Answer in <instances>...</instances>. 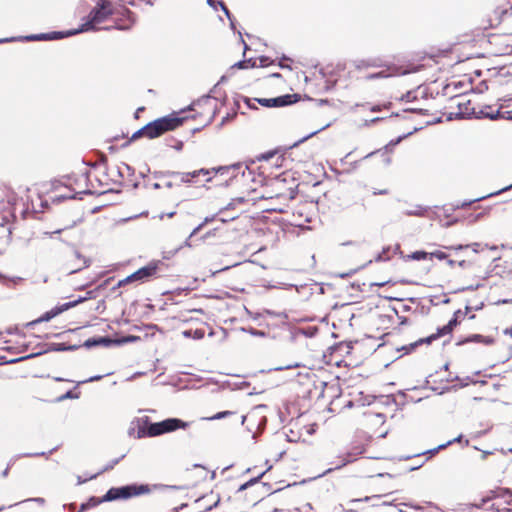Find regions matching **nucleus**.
Wrapping results in <instances>:
<instances>
[{"label": "nucleus", "mask_w": 512, "mask_h": 512, "mask_svg": "<svg viewBox=\"0 0 512 512\" xmlns=\"http://www.w3.org/2000/svg\"><path fill=\"white\" fill-rule=\"evenodd\" d=\"M114 14L112 3L109 0H99L96 7L84 19L82 25L75 30L62 32H50L25 36L23 39L26 41H40V40H55L66 36H72L78 33L98 30L101 23L106 21Z\"/></svg>", "instance_id": "nucleus-1"}, {"label": "nucleus", "mask_w": 512, "mask_h": 512, "mask_svg": "<svg viewBox=\"0 0 512 512\" xmlns=\"http://www.w3.org/2000/svg\"><path fill=\"white\" fill-rule=\"evenodd\" d=\"M188 426V422L182 421L178 418H168L160 422L146 423L145 426L139 427L137 431V438L156 437L165 433L173 432L177 429H186Z\"/></svg>", "instance_id": "nucleus-2"}, {"label": "nucleus", "mask_w": 512, "mask_h": 512, "mask_svg": "<svg viewBox=\"0 0 512 512\" xmlns=\"http://www.w3.org/2000/svg\"><path fill=\"white\" fill-rule=\"evenodd\" d=\"M181 122L182 120L177 117H163L157 119L136 131L132 135L131 139L135 140L141 136L147 137L149 139L159 137L163 133L177 128Z\"/></svg>", "instance_id": "nucleus-3"}, {"label": "nucleus", "mask_w": 512, "mask_h": 512, "mask_svg": "<svg viewBox=\"0 0 512 512\" xmlns=\"http://www.w3.org/2000/svg\"><path fill=\"white\" fill-rule=\"evenodd\" d=\"M150 487L144 484H131L122 487L111 488L104 496V500L112 501L117 499H128L134 496H139L149 493Z\"/></svg>", "instance_id": "nucleus-4"}, {"label": "nucleus", "mask_w": 512, "mask_h": 512, "mask_svg": "<svg viewBox=\"0 0 512 512\" xmlns=\"http://www.w3.org/2000/svg\"><path fill=\"white\" fill-rule=\"evenodd\" d=\"M159 264L160 262H150L148 265L120 280L118 286L121 287L130 283H145L155 279L159 275Z\"/></svg>", "instance_id": "nucleus-5"}, {"label": "nucleus", "mask_w": 512, "mask_h": 512, "mask_svg": "<svg viewBox=\"0 0 512 512\" xmlns=\"http://www.w3.org/2000/svg\"><path fill=\"white\" fill-rule=\"evenodd\" d=\"M364 448L361 446H356L351 448L349 451L339 455L337 457V461H333L330 464L333 465L332 467L328 468L323 472L322 475H326L328 473H331L334 470L341 469L342 467L346 466L347 464L353 463L358 459L360 455L364 453Z\"/></svg>", "instance_id": "nucleus-6"}, {"label": "nucleus", "mask_w": 512, "mask_h": 512, "mask_svg": "<svg viewBox=\"0 0 512 512\" xmlns=\"http://www.w3.org/2000/svg\"><path fill=\"white\" fill-rule=\"evenodd\" d=\"M265 406H257L253 408L247 415L242 416V424L247 422V427L251 431L255 427L261 429L266 424V417L263 415Z\"/></svg>", "instance_id": "nucleus-7"}, {"label": "nucleus", "mask_w": 512, "mask_h": 512, "mask_svg": "<svg viewBox=\"0 0 512 512\" xmlns=\"http://www.w3.org/2000/svg\"><path fill=\"white\" fill-rule=\"evenodd\" d=\"M457 325V317L456 315L448 322V324L444 325L443 327L441 328H438L437 329V332L435 334H432L424 339H420L419 341L413 343L410 345L409 348L407 347H403L402 349L403 350H406L407 352L411 351L412 349H414L418 344H421V343H431L433 340H436L442 336H445L447 334H450L453 330V328Z\"/></svg>", "instance_id": "nucleus-8"}, {"label": "nucleus", "mask_w": 512, "mask_h": 512, "mask_svg": "<svg viewBox=\"0 0 512 512\" xmlns=\"http://www.w3.org/2000/svg\"><path fill=\"white\" fill-rule=\"evenodd\" d=\"M264 107H283L297 102V94H286L275 98L256 99Z\"/></svg>", "instance_id": "nucleus-9"}, {"label": "nucleus", "mask_w": 512, "mask_h": 512, "mask_svg": "<svg viewBox=\"0 0 512 512\" xmlns=\"http://www.w3.org/2000/svg\"><path fill=\"white\" fill-rule=\"evenodd\" d=\"M86 299H87L86 297H79L78 299H76L74 301L66 302L64 304L55 306L51 310L47 311L44 315H42L38 321L39 322L49 321L52 318H54L55 316L59 315L60 313L77 306L78 304L82 303Z\"/></svg>", "instance_id": "nucleus-10"}, {"label": "nucleus", "mask_w": 512, "mask_h": 512, "mask_svg": "<svg viewBox=\"0 0 512 512\" xmlns=\"http://www.w3.org/2000/svg\"><path fill=\"white\" fill-rule=\"evenodd\" d=\"M470 115V113H467ZM472 115H474L476 118H488L491 120H495L498 118H504V115L500 112L499 109H494L491 106H484L480 108L478 111H476L474 108L471 112Z\"/></svg>", "instance_id": "nucleus-11"}, {"label": "nucleus", "mask_w": 512, "mask_h": 512, "mask_svg": "<svg viewBox=\"0 0 512 512\" xmlns=\"http://www.w3.org/2000/svg\"><path fill=\"white\" fill-rule=\"evenodd\" d=\"M398 74H405V71H400L399 68L396 67H388L387 69L381 70L377 73H371L365 76L366 80H374V79H380V78H389L394 75Z\"/></svg>", "instance_id": "nucleus-12"}, {"label": "nucleus", "mask_w": 512, "mask_h": 512, "mask_svg": "<svg viewBox=\"0 0 512 512\" xmlns=\"http://www.w3.org/2000/svg\"><path fill=\"white\" fill-rule=\"evenodd\" d=\"M210 171L207 169H200L193 172L180 173L173 172L172 175L174 177H178L182 183H191L193 178L198 177L199 175H208Z\"/></svg>", "instance_id": "nucleus-13"}, {"label": "nucleus", "mask_w": 512, "mask_h": 512, "mask_svg": "<svg viewBox=\"0 0 512 512\" xmlns=\"http://www.w3.org/2000/svg\"><path fill=\"white\" fill-rule=\"evenodd\" d=\"M380 499V496L378 495H374V496H367V497H364V498H356V499H351L347 502V509L349 511H357L360 507V504H362L363 502H374V501H378ZM373 506H378L377 503H372Z\"/></svg>", "instance_id": "nucleus-14"}, {"label": "nucleus", "mask_w": 512, "mask_h": 512, "mask_svg": "<svg viewBox=\"0 0 512 512\" xmlns=\"http://www.w3.org/2000/svg\"><path fill=\"white\" fill-rule=\"evenodd\" d=\"M111 343H112L111 339H109L107 337H99V338L87 339L84 342L83 346L86 348H92V347H96V346H100V345L109 346Z\"/></svg>", "instance_id": "nucleus-15"}, {"label": "nucleus", "mask_w": 512, "mask_h": 512, "mask_svg": "<svg viewBox=\"0 0 512 512\" xmlns=\"http://www.w3.org/2000/svg\"><path fill=\"white\" fill-rule=\"evenodd\" d=\"M510 188H512V184H511V185H509V186H507V187H505V188H502L501 190H499V191H497V192H495V193H490V194H488V195H486V196H482V197H479V198H476V199H473V200H470V201H464V202H462L461 204H458V205L456 206V208H457V209H459V208H465V207H467V206L471 205V204H472V203H474V202H478V201H481V200L486 199V198H488V197H492V196H494V195H498V194H500V193H502V192H504V191L509 190Z\"/></svg>", "instance_id": "nucleus-16"}, {"label": "nucleus", "mask_w": 512, "mask_h": 512, "mask_svg": "<svg viewBox=\"0 0 512 512\" xmlns=\"http://www.w3.org/2000/svg\"><path fill=\"white\" fill-rule=\"evenodd\" d=\"M216 219V215L207 216L204 218V220L193 229V231L190 233V238L195 236L199 231H201L207 224L213 222Z\"/></svg>", "instance_id": "nucleus-17"}, {"label": "nucleus", "mask_w": 512, "mask_h": 512, "mask_svg": "<svg viewBox=\"0 0 512 512\" xmlns=\"http://www.w3.org/2000/svg\"><path fill=\"white\" fill-rule=\"evenodd\" d=\"M381 64L378 63V60L371 59V60H360L356 62V68L361 69L364 67H380Z\"/></svg>", "instance_id": "nucleus-18"}, {"label": "nucleus", "mask_w": 512, "mask_h": 512, "mask_svg": "<svg viewBox=\"0 0 512 512\" xmlns=\"http://www.w3.org/2000/svg\"><path fill=\"white\" fill-rule=\"evenodd\" d=\"M426 213H427V208H424V207H421V206H416L413 209L405 211V215H407V216H419V217H422V216H425Z\"/></svg>", "instance_id": "nucleus-19"}, {"label": "nucleus", "mask_w": 512, "mask_h": 512, "mask_svg": "<svg viewBox=\"0 0 512 512\" xmlns=\"http://www.w3.org/2000/svg\"><path fill=\"white\" fill-rule=\"evenodd\" d=\"M183 336L186 337V338H194V339H201L203 338L204 336V331L201 330V329H196V330H185L183 331Z\"/></svg>", "instance_id": "nucleus-20"}, {"label": "nucleus", "mask_w": 512, "mask_h": 512, "mask_svg": "<svg viewBox=\"0 0 512 512\" xmlns=\"http://www.w3.org/2000/svg\"><path fill=\"white\" fill-rule=\"evenodd\" d=\"M461 439H462V436L460 435V436H458V437L454 438L453 440L448 441V442H447V443H445V444H441V445H439V446H438L437 448H435V449L429 450L427 453L435 454V453H437L439 450H441V449H443V448H445V447H447V446L451 445L452 443L460 442V441H461Z\"/></svg>", "instance_id": "nucleus-21"}, {"label": "nucleus", "mask_w": 512, "mask_h": 512, "mask_svg": "<svg viewBox=\"0 0 512 512\" xmlns=\"http://www.w3.org/2000/svg\"><path fill=\"white\" fill-rule=\"evenodd\" d=\"M329 126H330V123H328V124H326V125L322 126L321 128H319V129H317V130H315V131L311 132L309 135H307V136L303 137V138H302V139H300L298 142H296V143H295V146H296V145H298V144H300V143H303V142H304V141H306L307 139H309V138H311L312 136H314V135L318 134L319 132H321L322 130H324V129L328 128Z\"/></svg>", "instance_id": "nucleus-22"}, {"label": "nucleus", "mask_w": 512, "mask_h": 512, "mask_svg": "<svg viewBox=\"0 0 512 512\" xmlns=\"http://www.w3.org/2000/svg\"><path fill=\"white\" fill-rule=\"evenodd\" d=\"M232 414H233V412H231V411H222V412H218L217 414L207 418V420H220V419H223Z\"/></svg>", "instance_id": "nucleus-23"}, {"label": "nucleus", "mask_w": 512, "mask_h": 512, "mask_svg": "<svg viewBox=\"0 0 512 512\" xmlns=\"http://www.w3.org/2000/svg\"><path fill=\"white\" fill-rule=\"evenodd\" d=\"M430 253L424 251H416L411 255V258L414 260H425Z\"/></svg>", "instance_id": "nucleus-24"}, {"label": "nucleus", "mask_w": 512, "mask_h": 512, "mask_svg": "<svg viewBox=\"0 0 512 512\" xmlns=\"http://www.w3.org/2000/svg\"><path fill=\"white\" fill-rule=\"evenodd\" d=\"M264 472H262L261 474L258 475V477L256 478H253L249 481H247L246 483L242 484L239 488V490H244L246 488H248L249 486L253 485L254 483H256L258 481L259 478H261L263 476Z\"/></svg>", "instance_id": "nucleus-25"}, {"label": "nucleus", "mask_w": 512, "mask_h": 512, "mask_svg": "<svg viewBox=\"0 0 512 512\" xmlns=\"http://www.w3.org/2000/svg\"><path fill=\"white\" fill-rule=\"evenodd\" d=\"M429 255L430 257H435L439 260H444L447 258V254L439 250L431 252Z\"/></svg>", "instance_id": "nucleus-26"}, {"label": "nucleus", "mask_w": 512, "mask_h": 512, "mask_svg": "<svg viewBox=\"0 0 512 512\" xmlns=\"http://www.w3.org/2000/svg\"><path fill=\"white\" fill-rule=\"evenodd\" d=\"M251 61H252V58L248 59V60L239 61V62L235 63L233 65V67H236L238 69H246V68H248V62H251Z\"/></svg>", "instance_id": "nucleus-27"}, {"label": "nucleus", "mask_w": 512, "mask_h": 512, "mask_svg": "<svg viewBox=\"0 0 512 512\" xmlns=\"http://www.w3.org/2000/svg\"><path fill=\"white\" fill-rule=\"evenodd\" d=\"M271 63H272V61H271L268 57H266V56H261V57L259 58V66H260V67H267V66H269Z\"/></svg>", "instance_id": "nucleus-28"}, {"label": "nucleus", "mask_w": 512, "mask_h": 512, "mask_svg": "<svg viewBox=\"0 0 512 512\" xmlns=\"http://www.w3.org/2000/svg\"><path fill=\"white\" fill-rule=\"evenodd\" d=\"M301 332L307 337H313L317 332V328L310 327L308 329H302Z\"/></svg>", "instance_id": "nucleus-29"}, {"label": "nucleus", "mask_w": 512, "mask_h": 512, "mask_svg": "<svg viewBox=\"0 0 512 512\" xmlns=\"http://www.w3.org/2000/svg\"><path fill=\"white\" fill-rule=\"evenodd\" d=\"M474 340H477V341H482L483 343L485 344H491L493 342V339L492 338H488V337H483L481 335H475L474 336Z\"/></svg>", "instance_id": "nucleus-30"}, {"label": "nucleus", "mask_w": 512, "mask_h": 512, "mask_svg": "<svg viewBox=\"0 0 512 512\" xmlns=\"http://www.w3.org/2000/svg\"><path fill=\"white\" fill-rule=\"evenodd\" d=\"M298 367H300V363L294 362V363L286 365V366L278 367V368H276V370H285V369H292V368H298Z\"/></svg>", "instance_id": "nucleus-31"}, {"label": "nucleus", "mask_w": 512, "mask_h": 512, "mask_svg": "<svg viewBox=\"0 0 512 512\" xmlns=\"http://www.w3.org/2000/svg\"><path fill=\"white\" fill-rule=\"evenodd\" d=\"M218 3H219V5H220L221 9L223 10V12L225 13V15L227 16V18H228L229 20H231L232 15H231V13L229 12V10L227 9V7L225 6V4H224L223 2H221V1H219Z\"/></svg>", "instance_id": "nucleus-32"}, {"label": "nucleus", "mask_w": 512, "mask_h": 512, "mask_svg": "<svg viewBox=\"0 0 512 512\" xmlns=\"http://www.w3.org/2000/svg\"><path fill=\"white\" fill-rule=\"evenodd\" d=\"M102 377H103V376H101V375L92 376V377H90L89 379H86V380L80 381V382H79V384L87 383V382H94V381H98V380L102 379Z\"/></svg>", "instance_id": "nucleus-33"}, {"label": "nucleus", "mask_w": 512, "mask_h": 512, "mask_svg": "<svg viewBox=\"0 0 512 512\" xmlns=\"http://www.w3.org/2000/svg\"><path fill=\"white\" fill-rule=\"evenodd\" d=\"M381 505H382V506H389V507H391V511H390V512H405V511H403V510H401V509L397 508L396 506H393V507H392V505H391V504H389V503H387V502H382V504H381Z\"/></svg>", "instance_id": "nucleus-34"}, {"label": "nucleus", "mask_w": 512, "mask_h": 512, "mask_svg": "<svg viewBox=\"0 0 512 512\" xmlns=\"http://www.w3.org/2000/svg\"><path fill=\"white\" fill-rule=\"evenodd\" d=\"M78 396L77 395H74L72 391H68L66 392L65 395H63L60 399H73V398H77Z\"/></svg>", "instance_id": "nucleus-35"}, {"label": "nucleus", "mask_w": 512, "mask_h": 512, "mask_svg": "<svg viewBox=\"0 0 512 512\" xmlns=\"http://www.w3.org/2000/svg\"><path fill=\"white\" fill-rule=\"evenodd\" d=\"M468 248H471L473 252L478 253L480 250V244L479 243H472L468 245Z\"/></svg>", "instance_id": "nucleus-36"}, {"label": "nucleus", "mask_w": 512, "mask_h": 512, "mask_svg": "<svg viewBox=\"0 0 512 512\" xmlns=\"http://www.w3.org/2000/svg\"><path fill=\"white\" fill-rule=\"evenodd\" d=\"M446 249L462 250L468 248V245L446 246Z\"/></svg>", "instance_id": "nucleus-37"}, {"label": "nucleus", "mask_w": 512, "mask_h": 512, "mask_svg": "<svg viewBox=\"0 0 512 512\" xmlns=\"http://www.w3.org/2000/svg\"><path fill=\"white\" fill-rule=\"evenodd\" d=\"M26 501H35L39 504H44L45 500L41 497H37V498H31V499H27Z\"/></svg>", "instance_id": "nucleus-38"}, {"label": "nucleus", "mask_w": 512, "mask_h": 512, "mask_svg": "<svg viewBox=\"0 0 512 512\" xmlns=\"http://www.w3.org/2000/svg\"><path fill=\"white\" fill-rule=\"evenodd\" d=\"M46 455L45 452H41V453H34V454H31V453H27V454H24L23 456L25 457H33V456H44Z\"/></svg>", "instance_id": "nucleus-39"}, {"label": "nucleus", "mask_w": 512, "mask_h": 512, "mask_svg": "<svg viewBox=\"0 0 512 512\" xmlns=\"http://www.w3.org/2000/svg\"><path fill=\"white\" fill-rule=\"evenodd\" d=\"M382 107L380 105H374L371 107V111L372 112H378V111H381Z\"/></svg>", "instance_id": "nucleus-40"}, {"label": "nucleus", "mask_w": 512, "mask_h": 512, "mask_svg": "<svg viewBox=\"0 0 512 512\" xmlns=\"http://www.w3.org/2000/svg\"><path fill=\"white\" fill-rule=\"evenodd\" d=\"M387 193H388V191H387V190H385V189H384V190H378V191H374V192H373V194H374V195H385V194H387Z\"/></svg>", "instance_id": "nucleus-41"}, {"label": "nucleus", "mask_w": 512, "mask_h": 512, "mask_svg": "<svg viewBox=\"0 0 512 512\" xmlns=\"http://www.w3.org/2000/svg\"><path fill=\"white\" fill-rule=\"evenodd\" d=\"M382 118H379V117H376V118H373L371 119L369 122L367 121L366 122V125H369V124H372V123H376L377 121L381 120Z\"/></svg>", "instance_id": "nucleus-42"}, {"label": "nucleus", "mask_w": 512, "mask_h": 512, "mask_svg": "<svg viewBox=\"0 0 512 512\" xmlns=\"http://www.w3.org/2000/svg\"><path fill=\"white\" fill-rule=\"evenodd\" d=\"M190 240H191V238H190V236H189V237L186 239V241L184 242V245H183V246L191 247V246H192V244H191Z\"/></svg>", "instance_id": "nucleus-43"}, {"label": "nucleus", "mask_w": 512, "mask_h": 512, "mask_svg": "<svg viewBox=\"0 0 512 512\" xmlns=\"http://www.w3.org/2000/svg\"><path fill=\"white\" fill-rule=\"evenodd\" d=\"M466 265H467V262L465 260H461V261L458 262V266L461 267V268L466 267Z\"/></svg>", "instance_id": "nucleus-44"}, {"label": "nucleus", "mask_w": 512, "mask_h": 512, "mask_svg": "<svg viewBox=\"0 0 512 512\" xmlns=\"http://www.w3.org/2000/svg\"><path fill=\"white\" fill-rule=\"evenodd\" d=\"M256 66H257V64H256V60L252 59V61H251V62H248V68H249V67H256Z\"/></svg>", "instance_id": "nucleus-45"}, {"label": "nucleus", "mask_w": 512, "mask_h": 512, "mask_svg": "<svg viewBox=\"0 0 512 512\" xmlns=\"http://www.w3.org/2000/svg\"><path fill=\"white\" fill-rule=\"evenodd\" d=\"M251 334H252V335H256V336H258V335H263L264 333H263V332H261V331L252 330V331H251Z\"/></svg>", "instance_id": "nucleus-46"}, {"label": "nucleus", "mask_w": 512, "mask_h": 512, "mask_svg": "<svg viewBox=\"0 0 512 512\" xmlns=\"http://www.w3.org/2000/svg\"><path fill=\"white\" fill-rule=\"evenodd\" d=\"M14 40H15V38L0 39V43L10 42V41H14Z\"/></svg>", "instance_id": "nucleus-47"}, {"label": "nucleus", "mask_w": 512, "mask_h": 512, "mask_svg": "<svg viewBox=\"0 0 512 512\" xmlns=\"http://www.w3.org/2000/svg\"><path fill=\"white\" fill-rule=\"evenodd\" d=\"M507 13H508V9L507 8H502L501 15H505Z\"/></svg>", "instance_id": "nucleus-48"}, {"label": "nucleus", "mask_w": 512, "mask_h": 512, "mask_svg": "<svg viewBox=\"0 0 512 512\" xmlns=\"http://www.w3.org/2000/svg\"><path fill=\"white\" fill-rule=\"evenodd\" d=\"M455 263L456 262L454 260H448V265L451 266V267L454 266Z\"/></svg>", "instance_id": "nucleus-49"}, {"label": "nucleus", "mask_w": 512, "mask_h": 512, "mask_svg": "<svg viewBox=\"0 0 512 512\" xmlns=\"http://www.w3.org/2000/svg\"><path fill=\"white\" fill-rule=\"evenodd\" d=\"M229 21H230L231 28L235 29L234 20L231 18V20H229Z\"/></svg>", "instance_id": "nucleus-50"}, {"label": "nucleus", "mask_w": 512, "mask_h": 512, "mask_svg": "<svg viewBox=\"0 0 512 512\" xmlns=\"http://www.w3.org/2000/svg\"><path fill=\"white\" fill-rule=\"evenodd\" d=\"M207 3H208L210 6L214 7V0H207Z\"/></svg>", "instance_id": "nucleus-51"}, {"label": "nucleus", "mask_w": 512, "mask_h": 512, "mask_svg": "<svg viewBox=\"0 0 512 512\" xmlns=\"http://www.w3.org/2000/svg\"><path fill=\"white\" fill-rule=\"evenodd\" d=\"M505 332H506V334H509L512 337V328L511 329H507Z\"/></svg>", "instance_id": "nucleus-52"}, {"label": "nucleus", "mask_w": 512, "mask_h": 512, "mask_svg": "<svg viewBox=\"0 0 512 512\" xmlns=\"http://www.w3.org/2000/svg\"><path fill=\"white\" fill-rule=\"evenodd\" d=\"M128 26H117V29H120V30H123V29H127Z\"/></svg>", "instance_id": "nucleus-53"}, {"label": "nucleus", "mask_w": 512, "mask_h": 512, "mask_svg": "<svg viewBox=\"0 0 512 512\" xmlns=\"http://www.w3.org/2000/svg\"><path fill=\"white\" fill-rule=\"evenodd\" d=\"M508 4H509V9L512 11V1L508 0Z\"/></svg>", "instance_id": "nucleus-54"}, {"label": "nucleus", "mask_w": 512, "mask_h": 512, "mask_svg": "<svg viewBox=\"0 0 512 512\" xmlns=\"http://www.w3.org/2000/svg\"><path fill=\"white\" fill-rule=\"evenodd\" d=\"M375 260H376V261H381V260H382V256L379 254V255L376 257V259H375Z\"/></svg>", "instance_id": "nucleus-55"}, {"label": "nucleus", "mask_w": 512, "mask_h": 512, "mask_svg": "<svg viewBox=\"0 0 512 512\" xmlns=\"http://www.w3.org/2000/svg\"><path fill=\"white\" fill-rule=\"evenodd\" d=\"M279 65H280L281 68L288 67L287 65L283 64L282 62H280Z\"/></svg>", "instance_id": "nucleus-56"}, {"label": "nucleus", "mask_w": 512, "mask_h": 512, "mask_svg": "<svg viewBox=\"0 0 512 512\" xmlns=\"http://www.w3.org/2000/svg\"><path fill=\"white\" fill-rule=\"evenodd\" d=\"M125 12L127 13L128 17L130 18L131 17V12L129 10H125Z\"/></svg>", "instance_id": "nucleus-57"}, {"label": "nucleus", "mask_w": 512, "mask_h": 512, "mask_svg": "<svg viewBox=\"0 0 512 512\" xmlns=\"http://www.w3.org/2000/svg\"><path fill=\"white\" fill-rule=\"evenodd\" d=\"M455 222H456L455 220H454V221H451V222H448V223L446 224V226H450L451 224H453V223H455Z\"/></svg>", "instance_id": "nucleus-58"}, {"label": "nucleus", "mask_w": 512, "mask_h": 512, "mask_svg": "<svg viewBox=\"0 0 512 512\" xmlns=\"http://www.w3.org/2000/svg\"><path fill=\"white\" fill-rule=\"evenodd\" d=\"M166 186L170 188V187H172V183H171V182H168V183L166 184Z\"/></svg>", "instance_id": "nucleus-59"}, {"label": "nucleus", "mask_w": 512, "mask_h": 512, "mask_svg": "<svg viewBox=\"0 0 512 512\" xmlns=\"http://www.w3.org/2000/svg\"><path fill=\"white\" fill-rule=\"evenodd\" d=\"M373 154H374V152H371L367 156H365V158H368V157L372 156Z\"/></svg>", "instance_id": "nucleus-60"}, {"label": "nucleus", "mask_w": 512, "mask_h": 512, "mask_svg": "<svg viewBox=\"0 0 512 512\" xmlns=\"http://www.w3.org/2000/svg\"><path fill=\"white\" fill-rule=\"evenodd\" d=\"M154 187H155V188H159L160 186H159V184H158V183H156V184H154Z\"/></svg>", "instance_id": "nucleus-61"}, {"label": "nucleus", "mask_w": 512, "mask_h": 512, "mask_svg": "<svg viewBox=\"0 0 512 512\" xmlns=\"http://www.w3.org/2000/svg\"><path fill=\"white\" fill-rule=\"evenodd\" d=\"M267 314H270V315H275L274 313H272L271 311H266Z\"/></svg>", "instance_id": "nucleus-62"}, {"label": "nucleus", "mask_w": 512, "mask_h": 512, "mask_svg": "<svg viewBox=\"0 0 512 512\" xmlns=\"http://www.w3.org/2000/svg\"><path fill=\"white\" fill-rule=\"evenodd\" d=\"M7 473H8V470L6 469V470L3 472V474H4V475H7Z\"/></svg>", "instance_id": "nucleus-63"}, {"label": "nucleus", "mask_w": 512, "mask_h": 512, "mask_svg": "<svg viewBox=\"0 0 512 512\" xmlns=\"http://www.w3.org/2000/svg\"><path fill=\"white\" fill-rule=\"evenodd\" d=\"M481 216H482V214H481V213H480V214H478V215H477V217H476V219L480 218Z\"/></svg>", "instance_id": "nucleus-64"}]
</instances>
